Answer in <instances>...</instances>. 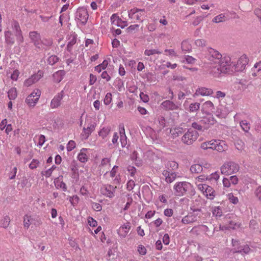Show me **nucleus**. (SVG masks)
<instances>
[{
  "label": "nucleus",
  "mask_w": 261,
  "mask_h": 261,
  "mask_svg": "<svg viewBox=\"0 0 261 261\" xmlns=\"http://www.w3.org/2000/svg\"><path fill=\"white\" fill-rule=\"evenodd\" d=\"M175 194L177 196L187 195L192 197L195 195L196 192L193 186L187 181L177 182L173 187Z\"/></svg>",
  "instance_id": "obj_1"
},
{
  "label": "nucleus",
  "mask_w": 261,
  "mask_h": 261,
  "mask_svg": "<svg viewBox=\"0 0 261 261\" xmlns=\"http://www.w3.org/2000/svg\"><path fill=\"white\" fill-rule=\"evenodd\" d=\"M240 169L239 165L232 161L225 162L221 167L220 170L222 174L229 175L237 173Z\"/></svg>",
  "instance_id": "obj_2"
},
{
  "label": "nucleus",
  "mask_w": 261,
  "mask_h": 261,
  "mask_svg": "<svg viewBox=\"0 0 261 261\" xmlns=\"http://www.w3.org/2000/svg\"><path fill=\"white\" fill-rule=\"evenodd\" d=\"M69 92V86L66 85L63 89L56 94L54 98L51 99L50 102V108L53 109H57L60 107L61 105V101L63 97L67 94Z\"/></svg>",
  "instance_id": "obj_3"
},
{
  "label": "nucleus",
  "mask_w": 261,
  "mask_h": 261,
  "mask_svg": "<svg viewBox=\"0 0 261 261\" xmlns=\"http://www.w3.org/2000/svg\"><path fill=\"white\" fill-rule=\"evenodd\" d=\"M216 121L212 116L207 118H204L199 122H194L192 123V127L200 132H204L208 128V126H204V124L213 125L215 123Z\"/></svg>",
  "instance_id": "obj_4"
},
{
  "label": "nucleus",
  "mask_w": 261,
  "mask_h": 261,
  "mask_svg": "<svg viewBox=\"0 0 261 261\" xmlns=\"http://www.w3.org/2000/svg\"><path fill=\"white\" fill-rule=\"evenodd\" d=\"M198 133L191 129H189L181 138V141L187 145H191L198 138Z\"/></svg>",
  "instance_id": "obj_5"
},
{
  "label": "nucleus",
  "mask_w": 261,
  "mask_h": 261,
  "mask_svg": "<svg viewBox=\"0 0 261 261\" xmlns=\"http://www.w3.org/2000/svg\"><path fill=\"white\" fill-rule=\"evenodd\" d=\"M41 91L39 89H35L27 96L25 102L29 107H34L35 106L41 96Z\"/></svg>",
  "instance_id": "obj_6"
},
{
  "label": "nucleus",
  "mask_w": 261,
  "mask_h": 261,
  "mask_svg": "<svg viewBox=\"0 0 261 261\" xmlns=\"http://www.w3.org/2000/svg\"><path fill=\"white\" fill-rule=\"evenodd\" d=\"M204 56L205 58L215 63H217L218 60L222 57V55L218 51L211 47L205 49Z\"/></svg>",
  "instance_id": "obj_7"
},
{
  "label": "nucleus",
  "mask_w": 261,
  "mask_h": 261,
  "mask_svg": "<svg viewBox=\"0 0 261 261\" xmlns=\"http://www.w3.org/2000/svg\"><path fill=\"white\" fill-rule=\"evenodd\" d=\"M128 17L132 20V21L139 20L142 21L143 16H145V12L144 9H139L137 8H133L128 12Z\"/></svg>",
  "instance_id": "obj_8"
},
{
  "label": "nucleus",
  "mask_w": 261,
  "mask_h": 261,
  "mask_svg": "<svg viewBox=\"0 0 261 261\" xmlns=\"http://www.w3.org/2000/svg\"><path fill=\"white\" fill-rule=\"evenodd\" d=\"M75 17L78 23L84 25L87 22L89 15L86 9L80 8L77 10Z\"/></svg>",
  "instance_id": "obj_9"
},
{
  "label": "nucleus",
  "mask_w": 261,
  "mask_h": 261,
  "mask_svg": "<svg viewBox=\"0 0 261 261\" xmlns=\"http://www.w3.org/2000/svg\"><path fill=\"white\" fill-rule=\"evenodd\" d=\"M231 59L229 57H224L219 59L217 63L219 64L218 70L221 72H227L229 70V66L231 65Z\"/></svg>",
  "instance_id": "obj_10"
},
{
  "label": "nucleus",
  "mask_w": 261,
  "mask_h": 261,
  "mask_svg": "<svg viewBox=\"0 0 261 261\" xmlns=\"http://www.w3.org/2000/svg\"><path fill=\"white\" fill-rule=\"evenodd\" d=\"M248 63V59L246 55H243L239 59L237 63L233 64L235 66V70L236 71H242Z\"/></svg>",
  "instance_id": "obj_11"
},
{
  "label": "nucleus",
  "mask_w": 261,
  "mask_h": 261,
  "mask_svg": "<svg viewBox=\"0 0 261 261\" xmlns=\"http://www.w3.org/2000/svg\"><path fill=\"white\" fill-rule=\"evenodd\" d=\"M43 73L41 71H38V72L31 77L25 80L24 82L23 85L25 87H30L33 84L38 82L41 78L43 77Z\"/></svg>",
  "instance_id": "obj_12"
},
{
  "label": "nucleus",
  "mask_w": 261,
  "mask_h": 261,
  "mask_svg": "<svg viewBox=\"0 0 261 261\" xmlns=\"http://www.w3.org/2000/svg\"><path fill=\"white\" fill-rule=\"evenodd\" d=\"M201 212L199 208H194L193 210V213H197L196 214L190 213L188 215L185 216L181 220V222L184 224H189L194 222L197 221V216L198 215L199 212Z\"/></svg>",
  "instance_id": "obj_13"
},
{
  "label": "nucleus",
  "mask_w": 261,
  "mask_h": 261,
  "mask_svg": "<svg viewBox=\"0 0 261 261\" xmlns=\"http://www.w3.org/2000/svg\"><path fill=\"white\" fill-rule=\"evenodd\" d=\"M13 31L15 33L16 40L18 44L23 42V37L19 23L16 21H13L12 24Z\"/></svg>",
  "instance_id": "obj_14"
},
{
  "label": "nucleus",
  "mask_w": 261,
  "mask_h": 261,
  "mask_svg": "<svg viewBox=\"0 0 261 261\" xmlns=\"http://www.w3.org/2000/svg\"><path fill=\"white\" fill-rule=\"evenodd\" d=\"M115 189L116 187L112 185H105L101 187L100 192L103 195L109 198H112L114 196Z\"/></svg>",
  "instance_id": "obj_15"
},
{
  "label": "nucleus",
  "mask_w": 261,
  "mask_h": 261,
  "mask_svg": "<svg viewBox=\"0 0 261 261\" xmlns=\"http://www.w3.org/2000/svg\"><path fill=\"white\" fill-rule=\"evenodd\" d=\"M185 132V129L180 126H177L173 128H167L166 133L172 138L178 137Z\"/></svg>",
  "instance_id": "obj_16"
},
{
  "label": "nucleus",
  "mask_w": 261,
  "mask_h": 261,
  "mask_svg": "<svg viewBox=\"0 0 261 261\" xmlns=\"http://www.w3.org/2000/svg\"><path fill=\"white\" fill-rule=\"evenodd\" d=\"M110 20L113 25L121 28H124L128 25L126 21L121 20L116 14H113L111 16Z\"/></svg>",
  "instance_id": "obj_17"
},
{
  "label": "nucleus",
  "mask_w": 261,
  "mask_h": 261,
  "mask_svg": "<svg viewBox=\"0 0 261 261\" xmlns=\"http://www.w3.org/2000/svg\"><path fill=\"white\" fill-rule=\"evenodd\" d=\"M29 36L36 47L38 48L42 47L41 44V39L39 34L36 32H31L29 34Z\"/></svg>",
  "instance_id": "obj_18"
},
{
  "label": "nucleus",
  "mask_w": 261,
  "mask_h": 261,
  "mask_svg": "<svg viewBox=\"0 0 261 261\" xmlns=\"http://www.w3.org/2000/svg\"><path fill=\"white\" fill-rule=\"evenodd\" d=\"M213 93V91L212 89L201 87L197 88L194 94V96H209Z\"/></svg>",
  "instance_id": "obj_19"
},
{
  "label": "nucleus",
  "mask_w": 261,
  "mask_h": 261,
  "mask_svg": "<svg viewBox=\"0 0 261 261\" xmlns=\"http://www.w3.org/2000/svg\"><path fill=\"white\" fill-rule=\"evenodd\" d=\"M210 165L207 163L204 164H196L192 165L190 168V171L192 173L198 174L202 171L203 167L208 168Z\"/></svg>",
  "instance_id": "obj_20"
},
{
  "label": "nucleus",
  "mask_w": 261,
  "mask_h": 261,
  "mask_svg": "<svg viewBox=\"0 0 261 261\" xmlns=\"http://www.w3.org/2000/svg\"><path fill=\"white\" fill-rule=\"evenodd\" d=\"M130 228V224L129 223H125L118 229L117 233L121 238H124L128 234Z\"/></svg>",
  "instance_id": "obj_21"
},
{
  "label": "nucleus",
  "mask_w": 261,
  "mask_h": 261,
  "mask_svg": "<svg viewBox=\"0 0 261 261\" xmlns=\"http://www.w3.org/2000/svg\"><path fill=\"white\" fill-rule=\"evenodd\" d=\"M214 109L213 103L211 101H207L202 105L201 111L203 113L208 114L213 112Z\"/></svg>",
  "instance_id": "obj_22"
},
{
  "label": "nucleus",
  "mask_w": 261,
  "mask_h": 261,
  "mask_svg": "<svg viewBox=\"0 0 261 261\" xmlns=\"http://www.w3.org/2000/svg\"><path fill=\"white\" fill-rule=\"evenodd\" d=\"M95 126L93 124H90L87 127H84L81 134L83 140H86L88 138L92 132L94 130Z\"/></svg>",
  "instance_id": "obj_23"
},
{
  "label": "nucleus",
  "mask_w": 261,
  "mask_h": 261,
  "mask_svg": "<svg viewBox=\"0 0 261 261\" xmlns=\"http://www.w3.org/2000/svg\"><path fill=\"white\" fill-rule=\"evenodd\" d=\"M67 49L70 51L72 46L76 42V35L74 33H71L70 34H68L67 37Z\"/></svg>",
  "instance_id": "obj_24"
},
{
  "label": "nucleus",
  "mask_w": 261,
  "mask_h": 261,
  "mask_svg": "<svg viewBox=\"0 0 261 261\" xmlns=\"http://www.w3.org/2000/svg\"><path fill=\"white\" fill-rule=\"evenodd\" d=\"M177 174L178 173L175 172L166 170V173L164 174V176H165V180L167 183H171L175 180L177 177Z\"/></svg>",
  "instance_id": "obj_25"
},
{
  "label": "nucleus",
  "mask_w": 261,
  "mask_h": 261,
  "mask_svg": "<svg viewBox=\"0 0 261 261\" xmlns=\"http://www.w3.org/2000/svg\"><path fill=\"white\" fill-rule=\"evenodd\" d=\"M65 72L63 70H59L53 75L54 81L56 83L60 82L63 79L65 75Z\"/></svg>",
  "instance_id": "obj_26"
},
{
  "label": "nucleus",
  "mask_w": 261,
  "mask_h": 261,
  "mask_svg": "<svg viewBox=\"0 0 261 261\" xmlns=\"http://www.w3.org/2000/svg\"><path fill=\"white\" fill-rule=\"evenodd\" d=\"M5 42L9 45H12L15 42V39L13 34L9 31L5 32Z\"/></svg>",
  "instance_id": "obj_27"
},
{
  "label": "nucleus",
  "mask_w": 261,
  "mask_h": 261,
  "mask_svg": "<svg viewBox=\"0 0 261 261\" xmlns=\"http://www.w3.org/2000/svg\"><path fill=\"white\" fill-rule=\"evenodd\" d=\"M88 149L87 148H82L80 153L78 154L77 159L78 160L82 163H85L88 160V155L87 154V151Z\"/></svg>",
  "instance_id": "obj_28"
},
{
  "label": "nucleus",
  "mask_w": 261,
  "mask_h": 261,
  "mask_svg": "<svg viewBox=\"0 0 261 261\" xmlns=\"http://www.w3.org/2000/svg\"><path fill=\"white\" fill-rule=\"evenodd\" d=\"M177 57V54L172 49L164 50V59H172Z\"/></svg>",
  "instance_id": "obj_29"
},
{
  "label": "nucleus",
  "mask_w": 261,
  "mask_h": 261,
  "mask_svg": "<svg viewBox=\"0 0 261 261\" xmlns=\"http://www.w3.org/2000/svg\"><path fill=\"white\" fill-rule=\"evenodd\" d=\"M54 182L57 189H61L63 191H66L67 186L65 183L61 180L59 177L55 178Z\"/></svg>",
  "instance_id": "obj_30"
},
{
  "label": "nucleus",
  "mask_w": 261,
  "mask_h": 261,
  "mask_svg": "<svg viewBox=\"0 0 261 261\" xmlns=\"http://www.w3.org/2000/svg\"><path fill=\"white\" fill-rule=\"evenodd\" d=\"M204 195L207 199L210 200L213 199L216 196V192L214 189L211 186H208L205 190Z\"/></svg>",
  "instance_id": "obj_31"
},
{
  "label": "nucleus",
  "mask_w": 261,
  "mask_h": 261,
  "mask_svg": "<svg viewBox=\"0 0 261 261\" xmlns=\"http://www.w3.org/2000/svg\"><path fill=\"white\" fill-rule=\"evenodd\" d=\"M250 248L247 245H244L242 247H237L234 248V251H233V253H240L247 254L249 252Z\"/></svg>",
  "instance_id": "obj_32"
},
{
  "label": "nucleus",
  "mask_w": 261,
  "mask_h": 261,
  "mask_svg": "<svg viewBox=\"0 0 261 261\" xmlns=\"http://www.w3.org/2000/svg\"><path fill=\"white\" fill-rule=\"evenodd\" d=\"M181 48L184 53H186L192 50V46L188 41L184 40L181 43Z\"/></svg>",
  "instance_id": "obj_33"
},
{
  "label": "nucleus",
  "mask_w": 261,
  "mask_h": 261,
  "mask_svg": "<svg viewBox=\"0 0 261 261\" xmlns=\"http://www.w3.org/2000/svg\"><path fill=\"white\" fill-rule=\"evenodd\" d=\"M111 131L110 126L103 127L98 132V135L102 139H105L109 135Z\"/></svg>",
  "instance_id": "obj_34"
},
{
  "label": "nucleus",
  "mask_w": 261,
  "mask_h": 261,
  "mask_svg": "<svg viewBox=\"0 0 261 261\" xmlns=\"http://www.w3.org/2000/svg\"><path fill=\"white\" fill-rule=\"evenodd\" d=\"M227 148V145L225 144V142L222 141L221 142H218L217 141V143H216V146L215 147V150L222 152L226 150Z\"/></svg>",
  "instance_id": "obj_35"
},
{
  "label": "nucleus",
  "mask_w": 261,
  "mask_h": 261,
  "mask_svg": "<svg viewBox=\"0 0 261 261\" xmlns=\"http://www.w3.org/2000/svg\"><path fill=\"white\" fill-rule=\"evenodd\" d=\"M178 165L175 161H168L166 164V170L172 171L178 168Z\"/></svg>",
  "instance_id": "obj_36"
},
{
  "label": "nucleus",
  "mask_w": 261,
  "mask_h": 261,
  "mask_svg": "<svg viewBox=\"0 0 261 261\" xmlns=\"http://www.w3.org/2000/svg\"><path fill=\"white\" fill-rule=\"evenodd\" d=\"M227 20V17L224 14L221 13L213 18L212 21L218 23L225 22Z\"/></svg>",
  "instance_id": "obj_37"
},
{
  "label": "nucleus",
  "mask_w": 261,
  "mask_h": 261,
  "mask_svg": "<svg viewBox=\"0 0 261 261\" xmlns=\"http://www.w3.org/2000/svg\"><path fill=\"white\" fill-rule=\"evenodd\" d=\"M164 108L168 110H174L177 108V106L173 102L167 100L164 101Z\"/></svg>",
  "instance_id": "obj_38"
},
{
  "label": "nucleus",
  "mask_w": 261,
  "mask_h": 261,
  "mask_svg": "<svg viewBox=\"0 0 261 261\" xmlns=\"http://www.w3.org/2000/svg\"><path fill=\"white\" fill-rule=\"evenodd\" d=\"M17 96V91L15 88H12L8 91V96L10 100L15 99Z\"/></svg>",
  "instance_id": "obj_39"
},
{
  "label": "nucleus",
  "mask_w": 261,
  "mask_h": 261,
  "mask_svg": "<svg viewBox=\"0 0 261 261\" xmlns=\"http://www.w3.org/2000/svg\"><path fill=\"white\" fill-rule=\"evenodd\" d=\"M240 126L243 130L245 132H248L250 128V124L247 120H242L240 122Z\"/></svg>",
  "instance_id": "obj_40"
},
{
  "label": "nucleus",
  "mask_w": 261,
  "mask_h": 261,
  "mask_svg": "<svg viewBox=\"0 0 261 261\" xmlns=\"http://www.w3.org/2000/svg\"><path fill=\"white\" fill-rule=\"evenodd\" d=\"M57 168V166L53 165L49 169L42 171L41 174L46 177H49L51 175L53 172Z\"/></svg>",
  "instance_id": "obj_41"
},
{
  "label": "nucleus",
  "mask_w": 261,
  "mask_h": 261,
  "mask_svg": "<svg viewBox=\"0 0 261 261\" xmlns=\"http://www.w3.org/2000/svg\"><path fill=\"white\" fill-rule=\"evenodd\" d=\"M208 228L207 226H206V225H199L198 226L194 227L192 229L191 231L195 232L197 233L198 231H208Z\"/></svg>",
  "instance_id": "obj_42"
},
{
  "label": "nucleus",
  "mask_w": 261,
  "mask_h": 261,
  "mask_svg": "<svg viewBox=\"0 0 261 261\" xmlns=\"http://www.w3.org/2000/svg\"><path fill=\"white\" fill-rule=\"evenodd\" d=\"M200 104L198 102H194L190 105L189 111L190 112H196L200 109Z\"/></svg>",
  "instance_id": "obj_43"
},
{
  "label": "nucleus",
  "mask_w": 261,
  "mask_h": 261,
  "mask_svg": "<svg viewBox=\"0 0 261 261\" xmlns=\"http://www.w3.org/2000/svg\"><path fill=\"white\" fill-rule=\"evenodd\" d=\"M10 222V218L9 217L6 216H5L1 222V226L3 228H7L9 225Z\"/></svg>",
  "instance_id": "obj_44"
},
{
  "label": "nucleus",
  "mask_w": 261,
  "mask_h": 261,
  "mask_svg": "<svg viewBox=\"0 0 261 261\" xmlns=\"http://www.w3.org/2000/svg\"><path fill=\"white\" fill-rule=\"evenodd\" d=\"M213 214L216 217H220L222 215V211L220 206H215L213 210Z\"/></svg>",
  "instance_id": "obj_45"
},
{
  "label": "nucleus",
  "mask_w": 261,
  "mask_h": 261,
  "mask_svg": "<svg viewBox=\"0 0 261 261\" xmlns=\"http://www.w3.org/2000/svg\"><path fill=\"white\" fill-rule=\"evenodd\" d=\"M52 41L51 39H43L41 40V44L42 46L41 48H45L46 47L50 46L52 45Z\"/></svg>",
  "instance_id": "obj_46"
},
{
  "label": "nucleus",
  "mask_w": 261,
  "mask_h": 261,
  "mask_svg": "<svg viewBox=\"0 0 261 261\" xmlns=\"http://www.w3.org/2000/svg\"><path fill=\"white\" fill-rule=\"evenodd\" d=\"M59 61V58L55 55L50 56L47 59V62L51 65H54L55 63L58 62Z\"/></svg>",
  "instance_id": "obj_47"
},
{
  "label": "nucleus",
  "mask_w": 261,
  "mask_h": 261,
  "mask_svg": "<svg viewBox=\"0 0 261 261\" xmlns=\"http://www.w3.org/2000/svg\"><path fill=\"white\" fill-rule=\"evenodd\" d=\"M112 100V95L111 93H107L104 98L103 103L106 105H109Z\"/></svg>",
  "instance_id": "obj_48"
},
{
  "label": "nucleus",
  "mask_w": 261,
  "mask_h": 261,
  "mask_svg": "<svg viewBox=\"0 0 261 261\" xmlns=\"http://www.w3.org/2000/svg\"><path fill=\"white\" fill-rule=\"evenodd\" d=\"M137 251L140 255H144L146 254L147 250L145 246L140 244L137 247Z\"/></svg>",
  "instance_id": "obj_49"
},
{
  "label": "nucleus",
  "mask_w": 261,
  "mask_h": 261,
  "mask_svg": "<svg viewBox=\"0 0 261 261\" xmlns=\"http://www.w3.org/2000/svg\"><path fill=\"white\" fill-rule=\"evenodd\" d=\"M69 200L73 206L76 205L79 201V198L77 195H74L69 197Z\"/></svg>",
  "instance_id": "obj_50"
},
{
  "label": "nucleus",
  "mask_w": 261,
  "mask_h": 261,
  "mask_svg": "<svg viewBox=\"0 0 261 261\" xmlns=\"http://www.w3.org/2000/svg\"><path fill=\"white\" fill-rule=\"evenodd\" d=\"M159 53L161 54V52L155 49H146L144 51V54L148 56Z\"/></svg>",
  "instance_id": "obj_51"
},
{
  "label": "nucleus",
  "mask_w": 261,
  "mask_h": 261,
  "mask_svg": "<svg viewBox=\"0 0 261 261\" xmlns=\"http://www.w3.org/2000/svg\"><path fill=\"white\" fill-rule=\"evenodd\" d=\"M195 44L199 47L205 46L206 44V41L202 39H197L195 41Z\"/></svg>",
  "instance_id": "obj_52"
},
{
  "label": "nucleus",
  "mask_w": 261,
  "mask_h": 261,
  "mask_svg": "<svg viewBox=\"0 0 261 261\" xmlns=\"http://www.w3.org/2000/svg\"><path fill=\"white\" fill-rule=\"evenodd\" d=\"M76 146L75 142L73 140H70L67 145V150L68 151H72Z\"/></svg>",
  "instance_id": "obj_53"
},
{
  "label": "nucleus",
  "mask_w": 261,
  "mask_h": 261,
  "mask_svg": "<svg viewBox=\"0 0 261 261\" xmlns=\"http://www.w3.org/2000/svg\"><path fill=\"white\" fill-rule=\"evenodd\" d=\"M40 162L38 160L33 159L29 165V168L31 169H36L39 165Z\"/></svg>",
  "instance_id": "obj_54"
},
{
  "label": "nucleus",
  "mask_w": 261,
  "mask_h": 261,
  "mask_svg": "<svg viewBox=\"0 0 261 261\" xmlns=\"http://www.w3.org/2000/svg\"><path fill=\"white\" fill-rule=\"evenodd\" d=\"M228 198L230 202L233 204H237L238 202V198L234 196L232 193L228 194Z\"/></svg>",
  "instance_id": "obj_55"
},
{
  "label": "nucleus",
  "mask_w": 261,
  "mask_h": 261,
  "mask_svg": "<svg viewBox=\"0 0 261 261\" xmlns=\"http://www.w3.org/2000/svg\"><path fill=\"white\" fill-rule=\"evenodd\" d=\"M31 218L30 216L25 215L24 217V226L25 227L28 228L31 224Z\"/></svg>",
  "instance_id": "obj_56"
},
{
  "label": "nucleus",
  "mask_w": 261,
  "mask_h": 261,
  "mask_svg": "<svg viewBox=\"0 0 261 261\" xmlns=\"http://www.w3.org/2000/svg\"><path fill=\"white\" fill-rule=\"evenodd\" d=\"M208 185L204 184H200L197 185L198 189L202 192L204 195L205 193V190L208 187Z\"/></svg>",
  "instance_id": "obj_57"
},
{
  "label": "nucleus",
  "mask_w": 261,
  "mask_h": 261,
  "mask_svg": "<svg viewBox=\"0 0 261 261\" xmlns=\"http://www.w3.org/2000/svg\"><path fill=\"white\" fill-rule=\"evenodd\" d=\"M87 221L88 224L91 227H95L97 224V221L91 217L88 218Z\"/></svg>",
  "instance_id": "obj_58"
},
{
  "label": "nucleus",
  "mask_w": 261,
  "mask_h": 261,
  "mask_svg": "<svg viewBox=\"0 0 261 261\" xmlns=\"http://www.w3.org/2000/svg\"><path fill=\"white\" fill-rule=\"evenodd\" d=\"M92 207L94 211L97 212H99L102 209L101 205L99 203L96 202L92 203Z\"/></svg>",
  "instance_id": "obj_59"
},
{
  "label": "nucleus",
  "mask_w": 261,
  "mask_h": 261,
  "mask_svg": "<svg viewBox=\"0 0 261 261\" xmlns=\"http://www.w3.org/2000/svg\"><path fill=\"white\" fill-rule=\"evenodd\" d=\"M101 78L105 80L107 82L110 81L111 76L109 75L107 71H104L101 75Z\"/></svg>",
  "instance_id": "obj_60"
},
{
  "label": "nucleus",
  "mask_w": 261,
  "mask_h": 261,
  "mask_svg": "<svg viewBox=\"0 0 261 261\" xmlns=\"http://www.w3.org/2000/svg\"><path fill=\"white\" fill-rule=\"evenodd\" d=\"M208 180H211L212 179H214L215 180H217L219 178V174L217 172L212 173L211 175L208 176Z\"/></svg>",
  "instance_id": "obj_61"
},
{
  "label": "nucleus",
  "mask_w": 261,
  "mask_h": 261,
  "mask_svg": "<svg viewBox=\"0 0 261 261\" xmlns=\"http://www.w3.org/2000/svg\"><path fill=\"white\" fill-rule=\"evenodd\" d=\"M45 142V138L44 135H41L39 136L38 138V146L39 147L42 146Z\"/></svg>",
  "instance_id": "obj_62"
},
{
  "label": "nucleus",
  "mask_w": 261,
  "mask_h": 261,
  "mask_svg": "<svg viewBox=\"0 0 261 261\" xmlns=\"http://www.w3.org/2000/svg\"><path fill=\"white\" fill-rule=\"evenodd\" d=\"M118 166H114L111 171H110V176L112 177H117V173Z\"/></svg>",
  "instance_id": "obj_63"
},
{
  "label": "nucleus",
  "mask_w": 261,
  "mask_h": 261,
  "mask_svg": "<svg viewBox=\"0 0 261 261\" xmlns=\"http://www.w3.org/2000/svg\"><path fill=\"white\" fill-rule=\"evenodd\" d=\"M255 195L259 200H261V186H259L256 189Z\"/></svg>",
  "instance_id": "obj_64"
}]
</instances>
